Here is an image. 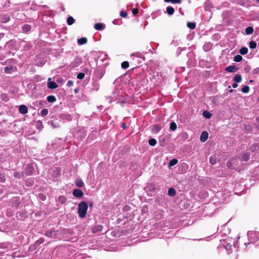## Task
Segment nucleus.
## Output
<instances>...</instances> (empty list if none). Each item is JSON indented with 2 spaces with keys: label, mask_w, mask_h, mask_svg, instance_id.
Returning <instances> with one entry per match:
<instances>
[{
  "label": "nucleus",
  "mask_w": 259,
  "mask_h": 259,
  "mask_svg": "<svg viewBox=\"0 0 259 259\" xmlns=\"http://www.w3.org/2000/svg\"><path fill=\"white\" fill-rule=\"evenodd\" d=\"M67 22L68 25H70L74 23V19L71 16L67 18Z\"/></svg>",
  "instance_id": "nucleus-32"
},
{
  "label": "nucleus",
  "mask_w": 259,
  "mask_h": 259,
  "mask_svg": "<svg viewBox=\"0 0 259 259\" xmlns=\"http://www.w3.org/2000/svg\"><path fill=\"white\" fill-rule=\"evenodd\" d=\"M217 156L216 155H213L211 156H210L209 159V162L212 165H214L217 163Z\"/></svg>",
  "instance_id": "nucleus-12"
},
{
  "label": "nucleus",
  "mask_w": 259,
  "mask_h": 259,
  "mask_svg": "<svg viewBox=\"0 0 259 259\" xmlns=\"http://www.w3.org/2000/svg\"><path fill=\"white\" fill-rule=\"evenodd\" d=\"M232 87L234 88H236L238 87V84L236 83H234L232 84Z\"/></svg>",
  "instance_id": "nucleus-54"
},
{
  "label": "nucleus",
  "mask_w": 259,
  "mask_h": 259,
  "mask_svg": "<svg viewBox=\"0 0 259 259\" xmlns=\"http://www.w3.org/2000/svg\"><path fill=\"white\" fill-rule=\"evenodd\" d=\"M153 127H154V130L156 132H158L161 130L160 126L158 124L154 125Z\"/></svg>",
  "instance_id": "nucleus-44"
},
{
  "label": "nucleus",
  "mask_w": 259,
  "mask_h": 259,
  "mask_svg": "<svg viewBox=\"0 0 259 259\" xmlns=\"http://www.w3.org/2000/svg\"><path fill=\"white\" fill-rule=\"evenodd\" d=\"M6 46L7 47H16V42L14 40H11L7 43Z\"/></svg>",
  "instance_id": "nucleus-27"
},
{
  "label": "nucleus",
  "mask_w": 259,
  "mask_h": 259,
  "mask_svg": "<svg viewBox=\"0 0 259 259\" xmlns=\"http://www.w3.org/2000/svg\"><path fill=\"white\" fill-rule=\"evenodd\" d=\"M54 232L55 231L53 229L47 230L45 232V235H46L47 237H51L53 236Z\"/></svg>",
  "instance_id": "nucleus-22"
},
{
  "label": "nucleus",
  "mask_w": 259,
  "mask_h": 259,
  "mask_svg": "<svg viewBox=\"0 0 259 259\" xmlns=\"http://www.w3.org/2000/svg\"><path fill=\"white\" fill-rule=\"evenodd\" d=\"M14 176L16 178L21 179L23 177L24 174L23 171H15Z\"/></svg>",
  "instance_id": "nucleus-13"
},
{
  "label": "nucleus",
  "mask_w": 259,
  "mask_h": 259,
  "mask_svg": "<svg viewBox=\"0 0 259 259\" xmlns=\"http://www.w3.org/2000/svg\"><path fill=\"white\" fill-rule=\"evenodd\" d=\"M241 91L243 93H247L249 91V87L248 85H245L242 88Z\"/></svg>",
  "instance_id": "nucleus-37"
},
{
  "label": "nucleus",
  "mask_w": 259,
  "mask_h": 259,
  "mask_svg": "<svg viewBox=\"0 0 259 259\" xmlns=\"http://www.w3.org/2000/svg\"><path fill=\"white\" fill-rule=\"evenodd\" d=\"M245 128L246 129H248V128H250V126L248 125H245Z\"/></svg>",
  "instance_id": "nucleus-55"
},
{
  "label": "nucleus",
  "mask_w": 259,
  "mask_h": 259,
  "mask_svg": "<svg viewBox=\"0 0 259 259\" xmlns=\"http://www.w3.org/2000/svg\"><path fill=\"white\" fill-rule=\"evenodd\" d=\"M121 66L123 69H127L129 67V63L127 61H123Z\"/></svg>",
  "instance_id": "nucleus-34"
},
{
  "label": "nucleus",
  "mask_w": 259,
  "mask_h": 259,
  "mask_svg": "<svg viewBox=\"0 0 259 259\" xmlns=\"http://www.w3.org/2000/svg\"><path fill=\"white\" fill-rule=\"evenodd\" d=\"M73 81L71 80H69L67 83V85L68 87H71L73 85Z\"/></svg>",
  "instance_id": "nucleus-50"
},
{
  "label": "nucleus",
  "mask_w": 259,
  "mask_h": 259,
  "mask_svg": "<svg viewBox=\"0 0 259 259\" xmlns=\"http://www.w3.org/2000/svg\"><path fill=\"white\" fill-rule=\"evenodd\" d=\"M121 127L123 128V129H125L126 127V124L124 122H122L121 123Z\"/></svg>",
  "instance_id": "nucleus-52"
},
{
  "label": "nucleus",
  "mask_w": 259,
  "mask_h": 259,
  "mask_svg": "<svg viewBox=\"0 0 259 259\" xmlns=\"http://www.w3.org/2000/svg\"><path fill=\"white\" fill-rule=\"evenodd\" d=\"M21 204V201L19 198H15L12 199V206L18 208Z\"/></svg>",
  "instance_id": "nucleus-3"
},
{
  "label": "nucleus",
  "mask_w": 259,
  "mask_h": 259,
  "mask_svg": "<svg viewBox=\"0 0 259 259\" xmlns=\"http://www.w3.org/2000/svg\"><path fill=\"white\" fill-rule=\"evenodd\" d=\"M49 111L47 109H43L40 111V115L42 116H45L48 114Z\"/></svg>",
  "instance_id": "nucleus-38"
},
{
  "label": "nucleus",
  "mask_w": 259,
  "mask_h": 259,
  "mask_svg": "<svg viewBox=\"0 0 259 259\" xmlns=\"http://www.w3.org/2000/svg\"><path fill=\"white\" fill-rule=\"evenodd\" d=\"M13 67L12 66H8L5 67V72L7 73H10L12 72Z\"/></svg>",
  "instance_id": "nucleus-30"
},
{
  "label": "nucleus",
  "mask_w": 259,
  "mask_h": 259,
  "mask_svg": "<svg viewBox=\"0 0 259 259\" xmlns=\"http://www.w3.org/2000/svg\"><path fill=\"white\" fill-rule=\"evenodd\" d=\"M74 92H75V93H78V89H75L74 90Z\"/></svg>",
  "instance_id": "nucleus-57"
},
{
  "label": "nucleus",
  "mask_w": 259,
  "mask_h": 259,
  "mask_svg": "<svg viewBox=\"0 0 259 259\" xmlns=\"http://www.w3.org/2000/svg\"><path fill=\"white\" fill-rule=\"evenodd\" d=\"M177 124L175 122H171L170 123L169 128L171 130L174 131L177 129Z\"/></svg>",
  "instance_id": "nucleus-31"
},
{
  "label": "nucleus",
  "mask_w": 259,
  "mask_h": 259,
  "mask_svg": "<svg viewBox=\"0 0 259 259\" xmlns=\"http://www.w3.org/2000/svg\"><path fill=\"white\" fill-rule=\"evenodd\" d=\"M36 127L37 130H41L44 127L42 122L40 120H38L36 122Z\"/></svg>",
  "instance_id": "nucleus-25"
},
{
  "label": "nucleus",
  "mask_w": 259,
  "mask_h": 259,
  "mask_svg": "<svg viewBox=\"0 0 259 259\" xmlns=\"http://www.w3.org/2000/svg\"><path fill=\"white\" fill-rule=\"evenodd\" d=\"M88 209V205L85 202L82 201L79 203L78 213L80 218H84L86 217Z\"/></svg>",
  "instance_id": "nucleus-1"
},
{
  "label": "nucleus",
  "mask_w": 259,
  "mask_h": 259,
  "mask_svg": "<svg viewBox=\"0 0 259 259\" xmlns=\"http://www.w3.org/2000/svg\"><path fill=\"white\" fill-rule=\"evenodd\" d=\"M250 154L248 153H244L242 155V158L243 161H247L249 159Z\"/></svg>",
  "instance_id": "nucleus-18"
},
{
  "label": "nucleus",
  "mask_w": 259,
  "mask_h": 259,
  "mask_svg": "<svg viewBox=\"0 0 259 259\" xmlns=\"http://www.w3.org/2000/svg\"><path fill=\"white\" fill-rule=\"evenodd\" d=\"M233 80L236 82H240L242 80V76L240 74H236L233 77Z\"/></svg>",
  "instance_id": "nucleus-16"
},
{
  "label": "nucleus",
  "mask_w": 259,
  "mask_h": 259,
  "mask_svg": "<svg viewBox=\"0 0 259 259\" xmlns=\"http://www.w3.org/2000/svg\"><path fill=\"white\" fill-rule=\"evenodd\" d=\"M103 228V227L102 225H96L93 227L92 232L94 233H97L99 232H101Z\"/></svg>",
  "instance_id": "nucleus-8"
},
{
  "label": "nucleus",
  "mask_w": 259,
  "mask_h": 259,
  "mask_svg": "<svg viewBox=\"0 0 259 259\" xmlns=\"http://www.w3.org/2000/svg\"><path fill=\"white\" fill-rule=\"evenodd\" d=\"M166 12L169 15H171L174 14L175 10L173 7L168 6L166 8Z\"/></svg>",
  "instance_id": "nucleus-24"
},
{
  "label": "nucleus",
  "mask_w": 259,
  "mask_h": 259,
  "mask_svg": "<svg viewBox=\"0 0 259 259\" xmlns=\"http://www.w3.org/2000/svg\"><path fill=\"white\" fill-rule=\"evenodd\" d=\"M19 111L20 113L25 114L28 113V108L26 105H21L19 107Z\"/></svg>",
  "instance_id": "nucleus-5"
},
{
  "label": "nucleus",
  "mask_w": 259,
  "mask_h": 259,
  "mask_svg": "<svg viewBox=\"0 0 259 259\" xmlns=\"http://www.w3.org/2000/svg\"><path fill=\"white\" fill-rule=\"evenodd\" d=\"M30 29H31V26H30V25H29L28 24H25L22 27V30L23 32H28L30 30Z\"/></svg>",
  "instance_id": "nucleus-23"
},
{
  "label": "nucleus",
  "mask_w": 259,
  "mask_h": 259,
  "mask_svg": "<svg viewBox=\"0 0 259 259\" xmlns=\"http://www.w3.org/2000/svg\"><path fill=\"white\" fill-rule=\"evenodd\" d=\"M248 50H240V53L241 55H245L247 53Z\"/></svg>",
  "instance_id": "nucleus-47"
},
{
  "label": "nucleus",
  "mask_w": 259,
  "mask_h": 259,
  "mask_svg": "<svg viewBox=\"0 0 259 259\" xmlns=\"http://www.w3.org/2000/svg\"><path fill=\"white\" fill-rule=\"evenodd\" d=\"M253 32V29L252 27H248L245 29V33L247 34H251Z\"/></svg>",
  "instance_id": "nucleus-29"
},
{
  "label": "nucleus",
  "mask_w": 259,
  "mask_h": 259,
  "mask_svg": "<svg viewBox=\"0 0 259 259\" xmlns=\"http://www.w3.org/2000/svg\"><path fill=\"white\" fill-rule=\"evenodd\" d=\"M187 26L191 29H193L195 28L196 27V25H195V24L194 23H192V22H188L187 23Z\"/></svg>",
  "instance_id": "nucleus-39"
},
{
  "label": "nucleus",
  "mask_w": 259,
  "mask_h": 259,
  "mask_svg": "<svg viewBox=\"0 0 259 259\" xmlns=\"http://www.w3.org/2000/svg\"><path fill=\"white\" fill-rule=\"evenodd\" d=\"M168 141V138L167 137H164L162 138L161 140H160L159 144L161 146H165L167 144Z\"/></svg>",
  "instance_id": "nucleus-11"
},
{
  "label": "nucleus",
  "mask_w": 259,
  "mask_h": 259,
  "mask_svg": "<svg viewBox=\"0 0 259 259\" xmlns=\"http://www.w3.org/2000/svg\"><path fill=\"white\" fill-rule=\"evenodd\" d=\"M45 241V239L42 238H39L38 240L35 242V244L37 245H39L40 244L43 243Z\"/></svg>",
  "instance_id": "nucleus-42"
},
{
  "label": "nucleus",
  "mask_w": 259,
  "mask_h": 259,
  "mask_svg": "<svg viewBox=\"0 0 259 259\" xmlns=\"http://www.w3.org/2000/svg\"><path fill=\"white\" fill-rule=\"evenodd\" d=\"M51 78H49L48 82V87L49 89H56L58 85L55 81H50Z\"/></svg>",
  "instance_id": "nucleus-4"
},
{
  "label": "nucleus",
  "mask_w": 259,
  "mask_h": 259,
  "mask_svg": "<svg viewBox=\"0 0 259 259\" xmlns=\"http://www.w3.org/2000/svg\"><path fill=\"white\" fill-rule=\"evenodd\" d=\"M256 47V44L255 42L253 41H251L249 42V47L250 49H255Z\"/></svg>",
  "instance_id": "nucleus-40"
},
{
  "label": "nucleus",
  "mask_w": 259,
  "mask_h": 259,
  "mask_svg": "<svg viewBox=\"0 0 259 259\" xmlns=\"http://www.w3.org/2000/svg\"><path fill=\"white\" fill-rule=\"evenodd\" d=\"M257 2H259V0H256Z\"/></svg>",
  "instance_id": "nucleus-62"
},
{
  "label": "nucleus",
  "mask_w": 259,
  "mask_h": 259,
  "mask_svg": "<svg viewBox=\"0 0 259 259\" xmlns=\"http://www.w3.org/2000/svg\"><path fill=\"white\" fill-rule=\"evenodd\" d=\"M241 49H247L246 47H242Z\"/></svg>",
  "instance_id": "nucleus-60"
},
{
  "label": "nucleus",
  "mask_w": 259,
  "mask_h": 259,
  "mask_svg": "<svg viewBox=\"0 0 259 259\" xmlns=\"http://www.w3.org/2000/svg\"><path fill=\"white\" fill-rule=\"evenodd\" d=\"M171 3L172 4H180L181 2V0H171Z\"/></svg>",
  "instance_id": "nucleus-49"
},
{
  "label": "nucleus",
  "mask_w": 259,
  "mask_h": 259,
  "mask_svg": "<svg viewBox=\"0 0 259 259\" xmlns=\"http://www.w3.org/2000/svg\"><path fill=\"white\" fill-rule=\"evenodd\" d=\"M33 172V168L30 165H27V167L25 170V174L27 176L32 175Z\"/></svg>",
  "instance_id": "nucleus-10"
},
{
  "label": "nucleus",
  "mask_w": 259,
  "mask_h": 259,
  "mask_svg": "<svg viewBox=\"0 0 259 259\" xmlns=\"http://www.w3.org/2000/svg\"><path fill=\"white\" fill-rule=\"evenodd\" d=\"M85 76V74L84 73H82V72H80V73H79L77 75V78L79 79H82L83 78H84Z\"/></svg>",
  "instance_id": "nucleus-43"
},
{
  "label": "nucleus",
  "mask_w": 259,
  "mask_h": 259,
  "mask_svg": "<svg viewBox=\"0 0 259 259\" xmlns=\"http://www.w3.org/2000/svg\"><path fill=\"white\" fill-rule=\"evenodd\" d=\"M6 181L5 175L0 172V182L4 183Z\"/></svg>",
  "instance_id": "nucleus-41"
},
{
  "label": "nucleus",
  "mask_w": 259,
  "mask_h": 259,
  "mask_svg": "<svg viewBox=\"0 0 259 259\" xmlns=\"http://www.w3.org/2000/svg\"><path fill=\"white\" fill-rule=\"evenodd\" d=\"M120 15L122 17L125 18L127 16V14L126 12L121 11L120 13Z\"/></svg>",
  "instance_id": "nucleus-46"
},
{
  "label": "nucleus",
  "mask_w": 259,
  "mask_h": 259,
  "mask_svg": "<svg viewBox=\"0 0 259 259\" xmlns=\"http://www.w3.org/2000/svg\"><path fill=\"white\" fill-rule=\"evenodd\" d=\"M156 140L155 139L152 138L149 140V144L150 146H153L156 144Z\"/></svg>",
  "instance_id": "nucleus-36"
},
{
  "label": "nucleus",
  "mask_w": 259,
  "mask_h": 259,
  "mask_svg": "<svg viewBox=\"0 0 259 259\" xmlns=\"http://www.w3.org/2000/svg\"><path fill=\"white\" fill-rule=\"evenodd\" d=\"M165 2H167V3H169V2H171V0H164Z\"/></svg>",
  "instance_id": "nucleus-56"
},
{
  "label": "nucleus",
  "mask_w": 259,
  "mask_h": 259,
  "mask_svg": "<svg viewBox=\"0 0 259 259\" xmlns=\"http://www.w3.org/2000/svg\"><path fill=\"white\" fill-rule=\"evenodd\" d=\"M94 27L97 30H101L104 28V25L101 23H96Z\"/></svg>",
  "instance_id": "nucleus-20"
},
{
  "label": "nucleus",
  "mask_w": 259,
  "mask_h": 259,
  "mask_svg": "<svg viewBox=\"0 0 259 259\" xmlns=\"http://www.w3.org/2000/svg\"><path fill=\"white\" fill-rule=\"evenodd\" d=\"M9 19H10V18L9 17H6L5 20H3V19L2 20V22H3L4 23H6V22H8L9 20Z\"/></svg>",
  "instance_id": "nucleus-51"
},
{
  "label": "nucleus",
  "mask_w": 259,
  "mask_h": 259,
  "mask_svg": "<svg viewBox=\"0 0 259 259\" xmlns=\"http://www.w3.org/2000/svg\"><path fill=\"white\" fill-rule=\"evenodd\" d=\"M236 159L232 158L230 161H228L227 165V166L231 168L233 167V164L235 162Z\"/></svg>",
  "instance_id": "nucleus-17"
},
{
  "label": "nucleus",
  "mask_w": 259,
  "mask_h": 259,
  "mask_svg": "<svg viewBox=\"0 0 259 259\" xmlns=\"http://www.w3.org/2000/svg\"><path fill=\"white\" fill-rule=\"evenodd\" d=\"M89 206L90 207H92L93 206V203H91L89 204Z\"/></svg>",
  "instance_id": "nucleus-58"
},
{
  "label": "nucleus",
  "mask_w": 259,
  "mask_h": 259,
  "mask_svg": "<svg viewBox=\"0 0 259 259\" xmlns=\"http://www.w3.org/2000/svg\"><path fill=\"white\" fill-rule=\"evenodd\" d=\"M75 185L79 188H81L83 187L84 184L82 181L80 179H77L76 180L75 182Z\"/></svg>",
  "instance_id": "nucleus-14"
},
{
  "label": "nucleus",
  "mask_w": 259,
  "mask_h": 259,
  "mask_svg": "<svg viewBox=\"0 0 259 259\" xmlns=\"http://www.w3.org/2000/svg\"><path fill=\"white\" fill-rule=\"evenodd\" d=\"M67 199L66 197L64 196H60L58 198V201L59 203L61 204H64L66 202Z\"/></svg>",
  "instance_id": "nucleus-26"
},
{
  "label": "nucleus",
  "mask_w": 259,
  "mask_h": 259,
  "mask_svg": "<svg viewBox=\"0 0 259 259\" xmlns=\"http://www.w3.org/2000/svg\"><path fill=\"white\" fill-rule=\"evenodd\" d=\"M238 68L235 65H230L225 68V70L228 72H235Z\"/></svg>",
  "instance_id": "nucleus-6"
},
{
  "label": "nucleus",
  "mask_w": 259,
  "mask_h": 259,
  "mask_svg": "<svg viewBox=\"0 0 259 259\" xmlns=\"http://www.w3.org/2000/svg\"><path fill=\"white\" fill-rule=\"evenodd\" d=\"M242 60V57L241 55H237L234 57V61L236 62H239Z\"/></svg>",
  "instance_id": "nucleus-33"
},
{
  "label": "nucleus",
  "mask_w": 259,
  "mask_h": 259,
  "mask_svg": "<svg viewBox=\"0 0 259 259\" xmlns=\"http://www.w3.org/2000/svg\"><path fill=\"white\" fill-rule=\"evenodd\" d=\"M208 137V134L207 132L204 131L200 136V141L202 142H205Z\"/></svg>",
  "instance_id": "nucleus-7"
},
{
  "label": "nucleus",
  "mask_w": 259,
  "mask_h": 259,
  "mask_svg": "<svg viewBox=\"0 0 259 259\" xmlns=\"http://www.w3.org/2000/svg\"><path fill=\"white\" fill-rule=\"evenodd\" d=\"M178 162V160L177 159H172L169 162V166L170 167L172 166L177 164Z\"/></svg>",
  "instance_id": "nucleus-28"
},
{
  "label": "nucleus",
  "mask_w": 259,
  "mask_h": 259,
  "mask_svg": "<svg viewBox=\"0 0 259 259\" xmlns=\"http://www.w3.org/2000/svg\"><path fill=\"white\" fill-rule=\"evenodd\" d=\"M47 101L49 103H53L56 101V98L54 96L50 95L47 97Z\"/></svg>",
  "instance_id": "nucleus-21"
},
{
  "label": "nucleus",
  "mask_w": 259,
  "mask_h": 259,
  "mask_svg": "<svg viewBox=\"0 0 259 259\" xmlns=\"http://www.w3.org/2000/svg\"><path fill=\"white\" fill-rule=\"evenodd\" d=\"M73 195L77 198H80L83 195L82 191L79 189H75L73 191Z\"/></svg>",
  "instance_id": "nucleus-2"
},
{
  "label": "nucleus",
  "mask_w": 259,
  "mask_h": 259,
  "mask_svg": "<svg viewBox=\"0 0 259 259\" xmlns=\"http://www.w3.org/2000/svg\"><path fill=\"white\" fill-rule=\"evenodd\" d=\"M77 42L79 45H82L87 42V38L86 37H82L77 39Z\"/></svg>",
  "instance_id": "nucleus-15"
},
{
  "label": "nucleus",
  "mask_w": 259,
  "mask_h": 259,
  "mask_svg": "<svg viewBox=\"0 0 259 259\" xmlns=\"http://www.w3.org/2000/svg\"><path fill=\"white\" fill-rule=\"evenodd\" d=\"M253 82V80H249V82Z\"/></svg>",
  "instance_id": "nucleus-59"
},
{
  "label": "nucleus",
  "mask_w": 259,
  "mask_h": 259,
  "mask_svg": "<svg viewBox=\"0 0 259 259\" xmlns=\"http://www.w3.org/2000/svg\"><path fill=\"white\" fill-rule=\"evenodd\" d=\"M138 13V10L136 8L132 10V13L133 15H136Z\"/></svg>",
  "instance_id": "nucleus-48"
},
{
  "label": "nucleus",
  "mask_w": 259,
  "mask_h": 259,
  "mask_svg": "<svg viewBox=\"0 0 259 259\" xmlns=\"http://www.w3.org/2000/svg\"><path fill=\"white\" fill-rule=\"evenodd\" d=\"M203 115L206 118H210L212 114L207 111H204L203 113Z\"/></svg>",
  "instance_id": "nucleus-35"
},
{
  "label": "nucleus",
  "mask_w": 259,
  "mask_h": 259,
  "mask_svg": "<svg viewBox=\"0 0 259 259\" xmlns=\"http://www.w3.org/2000/svg\"><path fill=\"white\" fill-rule=\"evenodd\" d=\"M176 194V191L174 188H170L168 190V194L170 196H174Z\"/></svg>",
  "instance_id": "nucleus-19"
},
{
  "label": "nucleus",
  "mask_w": 259,
  "mask_h": 259,
  "mask_svg": "<svg viewBox=\"0 0 259 259\" xmlns=\"http://www.w3.org/2000/svg\"><path fill=\"white\" fill-rule=\"evenodd\" d=\"M233 92V90H230V92Z\"/></svg>",
  "instance_id": "nucleus-61"
},
{
  "label": "nucleus",
  "mask_w": 259,
  "mask_h": 259,
  "mask_svg": "<svg viewBox=\"0 0 259 259\" xmlns=\"http://www.w3.org/2000/svg\"><path fill=\"white\" fill-rule=\"evenodd\" d=\"M131 56H134L137 57H139V54L138 53L133 54Z\"/></svg>",
  "instance_id": "nucleus-53"
},
{
  "label": "nucleus",
  "mask_w": 259,
  "mask_h": 259,
  "mask_svg": "<svg viewBox=\"0 0 259 259\" xmlns=\"http://www.w3.org/2000/svg\"><path fill=\"white\" fill-rule=\"evenodd\" d=\"M252 74H259V67L254 69L252 71Z\"/></svg>",
  "instance_id": "nucleus-45"
},
{
  "label": "nucleus",
  "mask_w": 259,
  "mask_h": 259,
  "mask_svg": "<svg viewBox=\"0 0 259 259\" xmlns=\"http://www.w3.org/2000/svg\"><path fill=\"white\" fill-rule=\"evenodd\" d=\"M259 149V144L257 143L253 144L249 147V151L252 153L256 151Z\"/></svg>",
  "instance_id": "nucleus-9"
}]
</instances>
